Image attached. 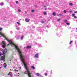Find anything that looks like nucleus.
Instances as JSON below:
<instances>
[{"instance_id": "1", "label": "nucleus", "mask_w": 77, "mask_h": 77, "mask_svg": "<svg viewBox=\"0 0 77 77\" xmlns=\"http://www.w3.org/2000/svg\"><path fill=\"white\" fill-rule=\"evenodd\" d=\"M7 52V50H6V49H5L4 50L2 51V53H1L0 52V56H1L2 55H3V54H5Z\"/></svg>"}, {"instance_id": "2", "label": "nucleus", "mask_w": 77, "mask_h": 77, "mask_svg": "<svg viewBox=\"0 0 77 77\" xmlns=\"http://www.w3.org/2000/svg\"><path fill=\"white\" fill-rule=\"evenodd\" d=\"M1 45L3 48H5V46H6V43L5 41H3L2 43H1Z\"/></svg>"}, {"instance_id": "3", "label": "nucleus", "mask_w": 77, "mask_h": 77, "mask_svg": "<svg viewBox=\"0 0 77 77\" xmlns=\"http://www.w3.org/2000/svg\"><path fill=\"white\" fill-rule=\"evenodd\" d=\"M25 74H28L29 77H32L30 75V73L29 72V71H26V73L25 72Z\"/></svg>"}, {"instance_id": "4", "label": "nucleus", "mask_w": 77, "mask_h": 77, "mask_svg": "<svg viewBox=\"0 0 77 77\" xmlns=\"http://www.w3.org/2000/svg\"><path fill=\"white\" fill-rule=\"evenodd\" d=\"M4 57L5 56H2L1 57V60H2L3 61V62H5V57Z\"/></svg>"}, {"instance_id": "5", "label": "nucleus", "mask_w": 77, "mask_h": 77, "mask_svg": "<svg viewBox=\"0 0 77 77\" xmlns=\"http://www.w3.org/2000/svg\"><path fill=\"white\" fill-rule=\"evenodd\" d=\"M34 57L35 58H38V54H36L34 56Z\"/></svg>"}, {"instance_id": "6", "label": "nucleus", "mask_w": 77, "mask_h": 77, "mask_svg": "<svg viewBox=\"0 0 77 77\" xmlns=\"http://www.w3.org/2000/svg\"><path fill=\"white\" fill-rule=\"evenodd\" d=\"M35 75H36L37 76H39L41 75V74H39V73H35Z\"/></svg>"}, {"instance_id": "7", "label": "nucleus", "mask_w": 77, "mask_h": 77, "mask_svg": "<svg viewBox=\"0 0 77 77\" xmlns=\"http://www.w3.org/2000/svg\"><path fill=\"white\" fill-rule=\"evenodd\" d=\"M25 21L26 22H27L28 23L30 21V19H25Z\"/></svg>"}, {"instance_id": "8", "label": "nucleus", "mask_w": 77, "mask_h": 77, "mask_svg": "<svg viewBox=\"0 0 77 77\" xmlns=\"http://www.w3.org/2000/svg\"><path fill=\"white\" fill-rule=\"evenodd\" d=\"M31 48V46H28L27 47H26V48L27 49H29V48Z\"/></svg>"}, {"instance_id": "9", "label": "nucleus", "mask_w": 77, "mask_h": 77, "mask_svg": "<svg viewBox=\"0 0 77 77\" xmlns=\"http://www.w3.org/2000/svg\"><path fill=\"white\" fill-rule=\"evenodd\" d=\"M3 65L5 68H6V66H7V65H6V64L5 63H4L3 64Z\"/></svg>"}, {"instance_id": "10", "label": "nucleus", "mask_w": 77, "mask_h": 77, "mask_svg": "<svg viewBox=\"0 0 77 77\" xmlns=\"http://www.w3.org/2000/svg\"><path fill=\"white\" fill-rule=\"evenodd\" d=\"M31 68H32L33 69H35V67H34V66H31Z\"/></svg>"}, {"instance_id": "11", "label": "nucleus", "mask_w": 77, "mask_h": 77, "mask_svg": "<svg viewBox=\"0 0 77 77\" xmlns=\"http://www.w3.org/2000/svg\"><path fill=\"white\" fill-rule=\"evenodd\" d=\"M12 74L10 72L9 74L8 75H11V77H12V75H11Z\"/></svg>"}, {"instance_id": "12", "label": "nucleus", "mask_w": 77, "mask_h": 77, "mask_svg": "<svg viewBox=\"0 0 77 77\" xmlns=\"http://www.w3.org/2000/svg\"><path fill=\"white\" fill-rule=\"evenodd\" d=\"M23 37H24V36L23 35V36H21V40L23 39Z\"/></svg>"}, {"instance_id": "13", "label": "nucleus", "mask_w": 77, "mask_h": 77, "mask_svg": "<svg viewBox=\"0 0 77 77\" xmlns=\"http://www.w3.org/2000/svg\"><path fill=\"white\" fill-rule=\"evenodd\" d=\"M69 5H70V6H72L73 5V4L72 3H69Z\"/></svg>"}, {"instance_id": "14", "label": "nucleus", "mask_w": 77, "mask_h": 77, "mask_svg": "<svg viewBox=\"0 0 77 77\" xmlns=\"http://www.w3.org/2000/svg\"><path fill=\"white\" fill-rule=\"evenodd\" d=\"M17 24H18V26L20 25V23L19 22H17Z\"/></svg>"}, {"instance_id": "15", "label": "nucleus", "mask_w": 77, "mask_h": 77, "mask_svg": "<svg viewBox=\"0 0 77 77\" xmlns=\"http://www.w3.org/2000/svg\"><path fill=\"white\" fill-rule=\"evenodd\" d=\"M0 5L1 6H3V3H2L0 4Z\"/></svg>"}, {"instance_id": "16", "label": "nucleus", "mask_w": 77, "mask_h": 77, "mask_svg": "<svg viewBox=\"0 0 77 77\" xmlns=\"http://www.w3.org/2000/svg\"><path fill=\"white\" fill-rule=\"evenodd\" d=\"M43 14L44 15H46V14H47V13H46L45 12L43 13Z\"/></svg>"}, {"instance_id": "17", "label": "nucleus", "mask_w": 77, "mask_h": 77, "mask_svg": "<svg viewBox=\"0 0 77 77\" xmlns=\"http://www.w3.org/2000/svg\"><path fill=\"white\" fill-rule=\"evenodd\" d=\"M52 14H53V15H54V16H55V15H56V14L54 13H52Z\"/></svg>"}, {"instance_id": "18", "label": "nucleus", "mask_w": 77, "mask_h": 77, "mask_svg": "<svg viewBox=\"0 0 77 77\" xmlns=\"http://www.w3.org/2000/svg\"><path fill=\"white\" fill-rule=\"evenodd\" d=\"M71 43H72V41L70 42L69 44H71Z\"/></svg>"}, {"instance_id": "19", "label": "nucleus", "mask_w": 77, "mask_h": 77, "mask_svg": "<svg viewBox=\"0 0 77 77\" xmlns=\"http://www.w3.org/2000/svg\"><path fill=\"white\" fill-rule=\"evenodd\" d=\"M72 16L74 17L75 16V14H72Z\"/></svg>"}, {"instance_id": "20", "label": "nucleus", "mask_w": 77, "mask_h": 77, "mask_svg": "<svg viewBox=\"0 0 77 77\" xmlns=\"http://www.w3.org/2000/svg\"><path fill=\"white\" fill-rule=\"evenodd\" d=\"M63 12L64 13H66V10H64Z\"/></svg>"}, {"instance_id": "21", "label": "nucleus", "mask_w": 77, "mask_h": 77, "mask_svg": "<svg viewBox=\"0 0 77 77\" xmlns=\"http://www.w3.org/2000/svg\"><path fill=\"white\" fill-rule=\"evenodd\" d=\"M17 30H20V27H18L17 28Z\"/></svg>"}, {"instance_id": "22", "label": "nucleus", "mask_w": 77, "mask_h": 77, "mask_svg": "<svg viewBox=\"0 0 77 77\" xmlns=\"http://www.w3.org/2000/svg\"><path fill=\"white\" fill-rule=\"evenodd\" d=\"M45 76H47V73H45Z\"/></svg>"}, {"instance_id": "23", "label": "nucleus", "mask_w": 77, "mask_h": 77, "mask_svg": "<svg viewBox=\"0 0 77 77\" xmlns=\"http://www.w3.org/2000/svg\"><path fill=\"white\" fill-rule=\"evenodd\" d=\"M74 18H77V16H75L74 17Z\"/></svg>"}, {"instance_id": "24", "label": "nucleus", "mask_w": 77, "mask_h": 77, "mask_svg": "<svg viewBox=\"0 0 77 77\" xmlns=\"http://www.w3.org/2000/svg\"><path fill=\"white\" fill-rule=\"evenodd\" d=\"M60 19H58L57 20V21H60Z\"/></svg>"}, {"instance_id": "25", "label": "nucleus", "mask_w": 77, "mask_h": 77, "mask_svg": "<svg viewBox=\"0 0 77 77\" xmlns=\"http://www.w3.org/2000/svg\"><path fill=\"white\" fill-rule=\"evenodd\" d=\"M66 24H67V25H68L69 26V23H66Z\"/></svg>"}, {"instance_id": "26", "label": "nucleus", "mask_w": 77, "mask_h": 77, "mask_svg": "<svg viewBox=\"0 0 77 77\" xmlns=\"http://www.w3.org/2000/svg\"><path fill=\"white\" fill-rule=\"evenodd\" d=\"M41 23H44V21H42L41 22Z\"/></svg>"}, {"instance_id": "27", "label": "nucleus", "mask_w": 77, "mask_h": 77, "mask_svg": "<svg viewBox=\"0 0 77 77\" xmlns=\"http://www.w3.org/2000/svg\"><path fill=\"white\" fill-rule=\"evenodd\" d=\"M0 30H2V28H0Z\"/></svg>"}, {"instance_id": "28", "label": "nucleus", "mask_w": 77, "mask_h": 77, "mask_svg": "<svg viewBox=\"0 0 77 77\" xmlns=\"http://www.w3.org/2000/svg\"><path fill=\"white\" fill-rule=\"evenodd\" d=\"M10 33L11 34H12V31H11L10 32Z\"/></svg>"}, {"instance_id": "29", "label": "nucleus", "mask_w": 77, "mask_h": 77, "mask_svg": "<svg viewBox=\"0 0 77 77\" xmlns=\"http://www.w3.org/2000/svg\"><path fill=\"white\" fill-rule=\"evenodd\" d=\"M31 12H34V10H32L31 11Z\"/></svg>"}, {"instance_id": "30", "label": "nucleus", "mask_w": 77, "mask_h": 77, "mask_svg": "<svg viewBox=\"0 0 77 77\" xmlns=\"http://www.w3.org/2000/svg\"><path fill=\"white\" fill-rule=\"evenodd\" d=\"M74 13H75L76 14H77V11H74Z\"/></svg>"}, {"instance_id": "31", "label": "nucleus", "mask_w": 77, "mask_h": 77, "mask_svg": "<svg viewBox=\"0 0 77 77\" xmlns=\"http://www.w3.org/2000/svg\"><path fill=\"white\" fill-rule=\"evenodd\" d=\"M18 12H20V11H21V10L20 9L18 10Z\"/></svg>"}, {"instance_id": "32", "label": "nucleus", "mask_w": 77, "mask_h": 77, "mask_svg": "<svg viewBox=\"0 0 77 77\" xmlns=\"http://www.w3.org/2000/svg\"><path fill=\"white\" fill-rule=\"evenodd\" d=\"M18 3V1H16V3L17 4V3Z\"/></svg>"}, {"instance_id": "33", "label": "nucleus", "mask_w": 77, "mask_h": 77, "mask_svg": "<svg viewBox=\"0 0 77 77\" xmlns=\"http://www.w3.org/2000/svg\"><path fill=\"white\" fill-rule=\"evenodd\" d=\"M67 20H65V21H64V22L65 23V22H66V21H67Z\"/></svg>"}, {"instance_id": "34", "label": "nucleus", "mask_w": 77, "mask_h": 77, "mask_svg": "<svg viewBox=\"0 0 77 77\" xmlns=\"http://www.w3.org/2000/svg\"><path fill=\"white\" fill-rule=\"evenodd\" d=\"M20 39V38L19 37L17 38V39Z\"/></svg>"}, {"instance_id": "35", "label": "nucleus", "mask_w": 77, "mask_h": 77, "mask_svg": "<svg viewBox=\"0 0 77 77\" xmlns=\"http://www.w3.org/2000/svg\"><path fill=\"white\" fill-rule=\"evenodd\" d=\"M44 7H45H45H46V6H45H45H44Z\"/></svg>"}, {"instance_id": "36", "label": "nucleus", "mask_w": 77, "mask_h": 77, "mask_svg": "<svg viewBox=\"0 0 77 77\" xmlns=\"http://www.w3.org/2000/svg\"><path fill=\"white\" fill-rule=\"evenodd\" d=\"M47 10V8H45V10Z\"/></svg>"}, {"instance_id": "37", "label": "nucleus", "mask_w": 77, "mask_h": 77, "mask_svg": "<svg viewBox=\"0 0 77 77\" xmlns=\"http://www.w3.org/2000/svg\"><path fill=\"white\" fill-rule=\"evenodd\" d=\"M16 71H17V72H18V70H16Z\"/></svg>"}, {"instance_id": "38", "label": "nucleus", "mask_w": 77, "mask_h": 77, "mask_svg": "<svg viewBox=\"0 0 77 77\" xmlns=\"http://www.w3.org/2000/svg\"><path fill=\"white\" fill-rule=\"evenodd\" d=\"M60 15V14H59V15Z\"/></svg>"}, {"instance_id": "39", "label": "nucleus", "mask_w": 77, "mask_h": 77, "mask_svg": "<svg viewBox=\"0 0 77 77\" xmlns=\"http://www.w3.org/2000/svg\"><path fill=\"white\" fill-rule=\"evenodd\" d=\"M77 30V28L76 29Z\"/></svg>"}, {"instance_id": "40", "label": "nucleus", "mask_w": 77, "mask_h": 77, "mask_svg": "<svg viewBox=\"0 0 77 77\" xmlns=\"http://www.w3.org/2000/svg\"><path fill=\"white\" fill-rule=\"evenodd\" d=\"M1 37L0 36V38Z\"/></svg>"}]
</instances>
